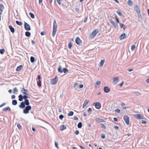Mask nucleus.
<instances>
[{
    "instance_id": "1",
    "label": "nucleus",
    "mask_w": 149,
    "mask_h": 149,
    "mask_svg": "<svg viewBox=\"0 0 149 149\" xmlns=\"http://www.w3.org/2000/svg\"><path fill=\"white\" fill-rule=\"evenodd\" d=\"M24 100V102H22L21 103V104L19 106V107L21 109L24 108L25 107V105H29V100L27 99Z\"/></svg>"
},
{
    "instance_id": "50",
    "label": "nucleus",
    "mask_w": 149,
    "mask_h": 149,
    "mask_svg": "<svg viewBox=\"0 0 149 149\" xmlns=\"http://www.w3.org/2000/svg\"><path fill=\"white\" fill-rule=\"evenodd\" d=\"M120 111V110L118 109L115 110V112L117 113H119Z\"/></svg>"
},
{
    "instance_id": "36",
    "label": "nucleus",
    "mask_w": 149,
    "mask_h": 149,
    "mask_svg": "<svg viewBox=\"0 0 149 149\" xmlns=\"http://www.w3.org/2000/svg\"><path fill=\"white\" fill-rule=\"evenodd\" d=\"M135 48V45H133L131 46V49L132 51H134Z\"/></svg>"
},
{
    "instance_id": "56",
    "label": "nucleus",
    "mask_w": 149,
    "mask_h": 149,
    "mask_svg": "<svg viewBox=\"0 0 149 149\" xmlns=\"http://www.w3.org/2000/svg\"><path fill=\"white\" fill-rule=\"evenodd\" d=\"M0 7L1 8V9H3V8H4V6L2 4H0Z\"/></svg>"
},
{
    "instance_id": "63",
    "label": "nucleus",
    "mask_w": 149,
    "mask_h": 149,
    "mask_svg": "<svg viewBox=\"0 0 149 149\" xmlns=\"http://www.w3.org/2000/svg\"><path fill=\"white\" fill-rule=\"evenodd\" d=\"M77 85H78L77 83H74V88H75L76 87H77Z\"/></svg>"
},
{
    "instance_id": "30",
    "label": "nucleus",
    "mask_w": 149,
    "mask_h": 149,
    "mask_svg": "<svg viewBox=\"0 0 149 149\" xmlns=\"http://www.w3.org/2000/svg\"><path fill=\"white\" fill-rule=\"evenodd\" d=\"M58 71L59 72L61 73L63 72V71L61 69V66H60L58 67Z\"/></svg>"
},
{
    "instance_id": "44",
    "label": "nucleus",
    "mask_w": 149,
    "mask_h": 149,
    "mask_svg": "<svg viewBox=\"0 0 149 149\" xmlns=\"http://www.w3.org/2000/svg\"><path fill=\"white\" fill-rule=\"evenodd\" d=\"M72 46V43L70 42L68 44V47L69 49H71Z\"/></svg>"
},
{
    "instance_id": "53",
    "label": "nucleus",
    "mask_w": 149,
    "mask_h": 149,
    "mask_svg": "<svg viewBox=\"0 0 149 149\" xmlns=\"http://www.w3.org/2000/svg\"><path fill=\"white\" fill-rule=\"evenodd\" d=\"M105 138V135L104 134H102V136H101V138L102 139H104Z\"/></svg>"
},
{
    "instance_id": "64",
    "label": "nucleus",
    "mask_w": 149,
    "mask_h": 149,
    "mask_svg": "<svg viewBox=\"0 0 149 149\" xmlns=\"http://www.w3.org/2000/svg\"><path fill=\"white\" fill-rule=\"evenodd\" d=\"M146 81L148 83H149V77L146 80Z\"/></svg>"
},
{
    "instance_id": "7",
    "label": "nucleus",
    "mask_w": 149,
    "mask_h": 149,
    "mask_svg": "<svg viewBox=\"0 0 149 149\" xmlns=\"http://www.w3.org/2000/svg\"><path fill=\"white\" fill-rule=\"evenodd\" d=\"M24 26L25 29L26 30L28 31L31 30L30 25L25 22H24Z\"/></svg>"
},
{
    "instance_id": "6",
    "label": "nucleus",
    "mask_w": 149,
    "mask_h": 149,
    "mask_svg": "<svg viewBox=\"0 0 149 149\" xmlns=\"http://www.w3.org/2000/svg\"><path fill=\"white\" fill-rule=\"evenodd\" d=\"M93 105H95V107L97 109H100L101 106V104L99 102L94 103Z\"/></svg>"
},
{
    "instance_id": "27",
    "label": "nucleus",
    "mask_w": 149,
    "mask_h": 149,
    "mask_svg": "<svg viewBox=\"0 0 149 149\" xmlns=\"http://www.w3.org/2000/svg\"><path fill=\"white\" fill-rule=\"evenodd\" d=\"M18 92V90L16 88H15L13 89V93L14 94H16Z\"/></svg>"
},
{
    "instance_id": "51",
    "label": "nucleus",
    "mask_w": 149,
    "mask_h": 149,
    "mask_svg": "<svg viewBox=\"0 0 149 149\" xmlns=\"http://www.w3.org/2000/svg\"><path fill=\"white\" fill-rule=\"evenodd\" d=\"M46 33L45 31H42V32H41L40 34L42 36V35H45V34H46Z\"/></svg>"
},
{
    "instance_id": "42",
    "label": "nucleus",
    "mask_w": 149,
    "mask_h": 149,
    "mask_svg": "<svg viewBox=\"0 0 149 149\" xmlns=\"http://www.w3.org/2000/svg\"><path fill=\"white\" fill-rule=\"evenodd\" d=\"M23 96L24 100L27 99V98H30L29 97H28L27 95H24Z\"/></svg>"
},
{
    "instance_id": "31",
    "label": "nucleus",
    "mask_w": 149,
    "mask_h": 149,
    "mask_svg": "<svg viewBox=\"0 0 149 149\" xmlns=\"http://www.w3.org/2000/svg\"><path fill=\"white\" fill-rule=\"evenodd\" d=\"M30 61L32 63H33L35 61V58L33 56H31V57Z\"/></svg>"
},
{
    "instance_id": "61",
    "label": "nucleus",
    "mask_w": 149,
    "mask_h": 149,
    "mask_svg": "<svg viewBox=\"0 0 149 149\" xmlns=\"http://www.w3.org/2000/svg\"><path fill=\"white\" fill-rule=\"evenodd\" d=\"M92 111V109L91 108H88V110H87V112H89L90 111Z\"/></svg>"
},
{
    "instance_id": "19",
    "label": "nucleus",
    "mask_w": 149,
    "mask_h": 149,
    "mask_svg": "<svg viewBox=\"0 0 149 149\" xmlns=\"http://www.w3.org/2000/svg\"><path fill=\"white\" fill-rule=\"evenodd\" d=\"M19 100L20 101H22L23 99H24L23 96L21 94L18 96Z\"/></svg>"
},
{
    "instance_id": "45",
    "label": "nucleus",
    "mask_w": 149,
    "mask_h": 149,
    "mask_svg": "<svg viewBox=\"0 0 149 149\" xmlns=\"http://www.w3.org/2000/svg\"><path fill=\"white\" fill-rule=\"evenodd\" d=\"M58 143H57V142H56V141L55 142V146L56 147V148L58 149H59V147L58 146Z\"/></svg>"
},
{
    "instance_id": "48",
    "label": "nucleus",
    "mask_w": 149,
    "mask_h": 149,
    "mask_svg": "<svg viewBox=\"0 0 149 149\" xmlns=\"http://www.w3.org/2000/svg\"><path fill=\"white\" fill-rule=\"evenodd\" d=\"M59 117L60 119L62 120L63 118H64V116L63 115H61L59 116Z\"/></svg>"
},
{
    "instance_id": "8",
    "label": "nucleus",
    "mask_w": 149,
    "mask_h": 149,
    "mask_svg": "<svg viewBox=\"0 0 149 149\" xmlns=\"http://www.w3.org/2000/svg\"><path fill=\"white\" fill-rule=\"evenodd\" d=\"M124 120L126 123L128 125L129 123V118L128 116H125L123 118Z\"/></svg>"
},
{
    "instance_id": "18",
    "label": "nucleus",
    "mask_w": 149,
    "mask_h": 149,
    "mask_svg": "<svg viewBox=\"0 0 149 149\" xmlns=\"http://www.w3.org/2000/svg\"><path fill=\"white\" fill-rule=\"evenodd\" d=\"M9 28L12 33H14L15 32V29L12 26H9Z\"/></svg>"
},
{
    "instance_id": "17",
    "label": "nucleus",
    "mask_w": 149,
    "mask_h": 149,
    "mask_svg": "<svg viewBox=\"0 0 149 149\" xmlns=\"http://www.w3.org/2000/svg\"><path fill=\"white\" fill-rule=\"evenodd\" d=\"M23 68V66L22 65H20L19 66H18L16 69V71L17 72H18L20 71V70L22 69Z\"/></svg>"
},
{
    "instance_id": "21",
    "label": "nucleus",
    "mask_w": 149,
    "mask_h": 149,
    "mask_svg": "<svg viewBox=\"0 0 149 149\" xmlns=\"http://www.w3.org/2000/svg\"><path fill=\"white\" fill-rule=\"evenodd\" d=\"M88 102L89 101L86 100L83 104L82 106V108H84L85 107V106L87 105V104H88Z\"/></svg>"
},
{
    "instance_id": "23",
    "label": "nucleus",
    "mask_w": 149,
    "mask_h": 149,
    "mask_svg": "<svg viewBox=\"0 0 149 149\" xmlns=\"http://www.w3.org/2000/svg\"><path fill=\"white\" fill-rule=\"evenodd\" d=\"M119 24L121 28H123L124 29H125L126 26L125 25L122 23H119Z\"/></svg>"
},
{
    "instance_id": "2",
    "label": "nucleus",
    "mask_w": 149,
    "mask_h": 149,
    "mask_svg": "<svg viewBox=\"0 0 149 149\" xmlns=\"http://www.w3.org/2000/svg\"><path fill=\"white\" fill-rule=\"evenodd\" d=\"M57 26L56 21L55 20H54L53 23V31L52 32V36L54 37L56 34L57 31Z\"/></svg>"
},
{
    "instance_id": "58",
    "label": "nucleus",
    "mask_w": 149,
    "mask_h": 149,
    "mask_svg": "<svg viewBox=\"0 0 149 149\" xmlns=\"http://www.w3.org/2000/svg\"><path fill=\"white\" fill-rule=\"evenodd\" d=\"M75 133L77 135H78L79 134V132L78 130H77L75 132Z\"/></svg>"
},
{
    "instance_id": "34",
    "label": "nucleus",
    "mask_w": 149,
    "mask_h": 149,
    "mask_svg": "<svg viewBox=\"0 0 149 149\" xmlns=\"http://www.w3.org/2000/svg\"><path fill=\"white\" fill-rule=\"evenodd\" d=\"M121 105L123 109H125L126 108L125 105L124 103H121Z\"/></svg>"
},
{
    "instance_id": "35",
    "label": "nucleus",
    "mask_w": 149,
    "mask_h": 149,
    "mask_svg": "<svg viewBox=\"0 0 149 149\" xmlns=\"http://www.w3.org/2000/svg\"><path fill=\"white\" fill-rule=\"evenodd\" d=\"M37 85L39 86H41V81L40 80L37 81Z\"/></svg>"
},
{
    "instance_id": "60",
    "label": "nucleus",
    "mask_w": 149,
    "mask_h": 149,
    "mask_svg": "<svg viewBox=\"0 0 149 149\" xmlns=\"http://www.w3.org/2000/svg\"><path fill=\"white\" fill-rule=\"evenodd\" d=\"M123 84H124V82L123 81H122L119 85V86H120V87H122Z\"/></svg>"
},
{
    "instance_id": "5",
    "label": "nucleus",
    "mask_w": 149,
    "mask_h": 149,
    "mask_svg": "<svg viewBox=\"0 0 149 149\" xmlns=\"http://www.w3.org/2000/svg\"><path fill=\"white\" fill-rule=\"evenodd\" d=\"M76 43L79 45H81L82 43V41L80 39L79 37H77L75 39Z\"/></svg>"
},
{
    "instance_id": "32",
    "label": "nucleus",
    "mask_w": 149,
    "mask_h": 149,
    "mask_svg": "<svg viewBox=\"0 0 149 149\" xmlns=\"http://www.w3.org/2000/svg\"><path fill=\"white\" fill-rule=\"evenodd\" d=\"M82 126V123L81 122L79 123L77 125L78 127L79 128H81Z\"/></svg>"
},
{
    "instance_id": "54",
    "label": "nucleus",
    "mask_w": 149,
    "mask_h": 149,
    "mask_svg": "<svg viewBox=\"0 0 149 149\" xmlns=\"http://www.w3.org/2000/svg\"><path fill=\"white\" fill-rule=\"evenodd\" d=\"M100 84H101V82L100 81H97L96 83V84L97 85H100Z\"/></svg>"
},
{
    "instance_id": "25",
    "label": "nucleus",
    "mask_w": 149,
    "mask_h": 149,
    "mask_svg": "<svg viewBox=\"0 0 149 149\" xmlns=\"http://www.w3.org/2000/svg\"><path fill=\"white\" fill-rule=\"evenodd\" d=\"M60 128L61 130L63 131L66 128V127L65 125H63L60 126Z\"/></svg>"
},
{
    "instance_id": "10",
    "label": "nucleus",
    "mask_w": 149,
    "mask_h": 149,
    "mask_svg": "<svg viewBox=\"0 0 149 149\" xmlns=\"http://www.w3.org/2000/svg\"><path fill=\"white\" fill-rule=\"evenodd\" d=\"M119 78L118 77H114L113 79V82L114 84H116L119 82Z\"/></svg>"
},
{
    "instance_id": "40",
    "label": "nucleus",
    "mask_w": 149,
    "mask_h": 149,
    "mask_svg": "<svg viewBox=\"0 0 149 149\" xmlns=\"http://www.w3.org/2000/svg\"><path fill=\"white\" fill-rule=\"evenodd\" d=\"M29 15H30L31 17L32 18H34L35 17L34 15L32 13L30 12L29 13Z\"/></svg>"
},
{
    "instance_id": "38",
    "label": "nucleus",
    "mask_w": 149,
    "mask_h": 149,
    "mask_svg": "<svg viewBox=\"0 0 149 149\" xmlns=\"http://www.w3.org/2000/svg\"><path fill=\"white\" fill-rule=\"evenodd\" d=\"M63 72L64 73H66L68 72V70L66 68H63Z\"/></svg>"
},
{
    "instance_id": "4",
    "label": "nucleus",
    "mask_w": 149,
    "mask_h": 149,
    "mask_svg": "<svg viewBox=\"0 0 149 149\" xmlns=\"http://www.w3.org/2000/svg\"><path fill=\"white\" fill-rule=\"evenodd\" d=\"M31 107L30 105H26L25 109L23 110V112L24 114H27L29 113V111L31 110Z\"/></svg>"
},
{
    "instance_id": "16",
    "label": "nucleus",
    "mask_w": 149,
    "mask_h": 149,
    "mask_svg": "<svg viewBox=\"0 0 149 149\" xmlns=\"http://www.w3.org/2000/svg\"><path fill=\"white\" fill-rule=\"evenodd\" d=\"M95 120L98 123L104 122V121L103 119L99 118H96L95 119Z\"/></svg>"
},
{
    "instance_id": "29",
    "label": "nucleus",
    "mask_w": 149,
    "mask_h": 149,
    "mask_svg": "<svg viewBox=\"0 0 149 149\" xmlns=\"http://www.w3.org/2000/svg\"><path fill=\"white\" fill-rule=\"evenodd\" d=\"M31 33L29 31H26L25 33V36L27 37L30 36L31 35Z\"/></svg>"
},
{
    "instance_id": "28",
    "label": "nucleus",
    "mask_w": 149,
    "mask_h": 149,
    "mask_svg": "<svg viewBox=\"0 0 149 149\" xmlns=\"http://www.w3.org/2000/svg\"><path fill=\"white\" fill-rule=\"evenodd\" d=\"M12 104L14 105H15L17 104V101L16 100H13L12 101Z\"/></svg>"
},
{
    "instance_id": "43",
    "label": "nucleus",
    "mask_w": 149,
    "mask_h": 149,
    "mask_svg": "<svg viewBox=\"0 0 149 149\" xmlns=\"http://www.w3.org/2000/svg\"><path fill=\"white\" fill-rule=\"evenodd\" d=\"M17 127H18V128L19 130L22 129V126L20 124H18V123H17Z\"/></svg>"
},
{
    "instance_id": "20",
    "label": "nucleus",
    "mask_w": 149,
    "mask_h": 149,
    "mask_svg": "<svg viewBox=\"0 0 149 149\" xmlns=\"http://www.w3.org/2000/svg\"><path fill=\"white\" fill-rule=\"evenodd\" d=\"M127 4L130 6H131L133 5V3L131 0H128L127 2Z\"/></svg>"
},
{
    "instance_id": "39",
    "label": "nucleus",
    "mask_w": 149,
    "mask_h": 149,
    "mask_svg": "<svg viewBox=\"0 0 149 149\" xmlns=\"http://www.w3.org/2000/svg\"><path fill=\"white\" fill-rule=\"evenodd\" d=\"M5 51L4 49H0V53L1 54H3Z\"/></svg>"
},
{
    "instance_id": "13",
    "label": "nucleus",
    "mask_w": 149,
    "mask_h": 149,
    "mask_svg": "<svg viewBox=\"0 0 149 149\" xmlns=\"http://www.w3.org/2000/svg\"><path fill=\"white\" fill-rule=\"evenodd\" d=\"M134 8L137 14H139L140 13V11L139 9V7L137 5H136L135 6Z\"/></svg>"
},
{
    "instance_id": "22",
    "label": "nucleus",
    "mask_w": 149,
    "mask_h": 149,
    "mask_svg": "<svg viewBox=\"0 0 149 149\" xmlns=\"http://www.w3.org/2000/svg\"><path fill=\"white\" fill-rule=\"evenodd\" d=\"M21 92L23 94L24 92L26 93L28 92V91L27 89H26L24 88H22V89L21 90Z\"/></svg>"
},
{
    "instance_id": "33",
    "label": "nucleus",
    "mask_w": 149,
    "mask_h": 149,
    "mask_svg": "<svg viewBox=\"0 0 149 149\" xmlns=\"http://www.w3.org/2000/svg\"><path fill=\"white\" fill-rule=\"evenodd\" d=\"M116 12L120 16L122 17L123 15L122 13L120 12L119 10H117Z\"/></svg>"
},
{
    "instance_id": "26",
    "label": "nucleus",
    "mask_w": 149,
    "mask_h": 149,
    "mask_svg": "<svg viewBox=\"0 0 149 149\" xmlns=\"http://www.w3.org/2000/svg\"><path fill=\"white\" fill-rule=\"evenodd\" d=\"M11 110V109L10 108V107H7L6 108H5L3 109V111H6L7 110L10 111Z\"/></svg>"
},
{
    "instance_id": "11",
    "label": "nucleus",
    "mask_w": 149,
    "mask_h": 149,
    "mask_svg": "<svg viewBox=\"0 0 149 149\" xmlns=\"http://www.w3.org/2000/svg\"><path fill=\"white\" fill-rule=\"evenodd\" d=\"M57 78V76H56L55 78L52 79L51 81V84L52 85H54L56 84L58 81V79Z\"/></svg>"
},
{
    "instance_id": "62",
    "label": "nucleus",
    "mask_w": 149,
    "mask_h": 149,
    "mask_svg": "<svg viewBox=\"0 0 149 149\" xmlns=\"http://www.w3.org/2000/svg\"><path fill=\"white\" fill-rule=\"evenodd\" d=\"M75 11L76 12L79 13V10L78 8H77L75 9Z\"/></svg>"
},
{
    "instance_id": "47",
    "label": "nucleus",
    "mask_w": 149,
    "mask_h": 149,
    "mask_svg": "<svg viewBox=\"0 0 149 149\" xmlns=\"http://www.w3.org/2000/svg\"><path fill=\"white\" fill-rule=\"evenodd\" d=\"M100 125L102 128H103L104 129H106V127L103 124L101 123Z\"/></svg>"
},
{
    "instance_id": "12",
    "label": "nucleus",
    "mask_w": 149,
    "mask_h": 149,
    "mask_svg": "<svg viewBox=\"0 0 149 149\" xmlns=\"http://www.w3.org/2000/svg\"><path fill=\"white\" fill-rule=\"evenodd\" d=\"M110 88L108 86H105L104 88V90L105 93H108L110 91Z\"/></svg>"
},
{
    "instance_id": "3",
    "label": "nucleus",
    "mask_w": 149,
    "mask_h": 149,
    "mask_svg": "<svg viewBox=\"0 0 149 149\" xmlns=\"http://www.w3.org/2000/svg\"><path fill=\"white\" fill-rule=\"evenodd\" d=\"M98 30L97 29H95L90 34V38L91 39L94 38L95 36L98 32Z\"/></svg>"
},
{
    "instance_id": "52",
    "label": "nucleus",
    "mask_w": 149,
    "mask_h": 149,
    "mask_svg": "<svg viewBox=\"0 0 149 149\" xmlns=\"http://www.w3.org/2000/svg\"><path fill=\"white\" fill-rule=\"evenodd\" d=\"M115 18H116V21H117V22L118 23H119V20L118 19V18L117 17V16H116V17H115Z\"/></svg>"
},
{
    "instance_id": "49",
    "label": "nucleus",
    "mask_w": 149,
    "mask_h": 149,
    "mask_svg": "<svg viewBox=\"0 0 149 149\" xmlns=\"http://www.w3.org/2000/svg\"><path fill=\"white\" fill-rule=\"evenodd\" d=\"M138 14V18L140 19H142V17L141 16V15L140 14V13L139 14Z\"/></svg>"
},
{
    "instance_id": "14",
    "label": "nucleus",
    "mask_w": 149,
    "mask_h": 149,
    "mask_svg": "<svg viewBox=\"0 0 149 149\" xmlns=\"http://www.w3.org/2000/svg\"><path fill=\"white\" fill-rule=\"evenodd\" d=\"M110 21L112 25L114 27L115 29H116L117 28V26L115 22L112 19H111L110 20Z\"/></svg>"
},
{
    "instance_id": "59",
    "label": "nucleus",
    "mask_w": 149,
    "mask_h": 149,
    "mask_svg": "<svg viewBox=\"0 0 149 149\" xmlns=\"http://www.w3.org/2000/svg\"><path fill=\"white\" fill-rule=\"evenodd\" d=\"M6 104L5 103H2V104H1L0 105V108L1 107H3V106L4 105H5Z\"/></svg>"
},
{
    "instance_id": "55",
    "label": "nucleus",
    "mask_w": 149,
    "mask_h": 149,
    "mask_svg": "<svg viewBox=\"0 0 149 149\" xmlns=\"http://www.w3.org/2000/svg\"><path fill=\"white\" fill-rule=\"evenodd\" d=\"M141 123L142 124H146L147 123V122L144 120H142Z\"/></svg>"
},
{
    "instance_id": "9",
    "label": "nucleus",
    "mask_w": 149,
    "mask_h": 149,
    "mask_svg": "<svg viewBox=\"0 0 149 149\" xmlns=\"http://www.w3.org/2000/svg\"><path fill=\"white\" fill-rule=\"evenodd\" d=\"M134 116L135 118L138 119H143L144 118L143 116L141 114H135Z\"/></svg>"
},
{
    "instance_id": "24",
    "label": "nucleus",
    "mask_w": 149,
    "mask_h": 149,
    "mask_svg": "<svg viewBox=\"0 0 149 149\" xmlns=\"http://www.w3.org/2000/svg\"><path fill=\"white\" fill-rule=\"evenodd\" d=\"M104 61H105V60L104 59H102L100 63V67H102L103 66V65L104 64Z\"/></svg>"
},
{
    "instance_id": "37",
    "label": "nucleus",
    "mask_w": 149,
    "mask_h": 149,
    "mask_svg": "<svg viewBox=\"0 0 149 149\" xmlns=\"http://www.w3.org/2000/svg\"><path fill=\"white\" fill-rule=\"evenodd\" d=\"M74 114V112L72 111H70L68 114V116H72Z\"/></svg>"
},
{
    "instance_id": "57",
    "label": "nucleus",
    "mask_w": 149,
    "mask_h": 149,
    "mask_svg": "<svg viewBox=\"0 0 149 149\" xmlns=\"http://www.w3.org/2000/svg\"><path fill=\"white\" fill-rule=\"evenodd\" d=\"M74 119L75 120H78V118L77 116H74Z\"/></svg>"
},
{
    "instance_id": "46",
    "label": "nucleus",
    "mask_w": 149,
    "mask_h": 149,
    "mask_svg": "<svg viewBox=\"0 0 149 149\" xmlns=\"http://www.w3.org/2000/svg\"><path fill=\"white\" fill-rule=\"evenodd\" d=\"M134 93H136V95L137 96H139L140 95L141 93L140 92H134Z\"/></svg>"
},
{
    "instance_id": "41",
    "label": "nucleus",
    "mask_w": 149,
    "mask_h": 149,
    "mask_svg": "<svg viewBox=\"0 0 149 149\" xmlns=\"http://www.w3.org/2000/svg\"><path fill=\"white\" fill-rule=\"evenodd\" d=\"M16 23L19 26H21L22 24V23L21 22H19L18 21H16Z\"/></svg>"
},
{
    "instance_id": "15",
    "label": "nucleus",
    "mask_w": 149,
    "mask_h": 149,
    "mask_svg": "<svg viewBox=\"0 0 149 149\" xmlns=\"http://www.w3.org/2000/svg\"><path fill=\"white\" fill-rule=\"evenodd\" d=\"M126 38V35L125 33H123L120 36L119 38L120 40H122Z\"/></svg>"
}]
</instances>
